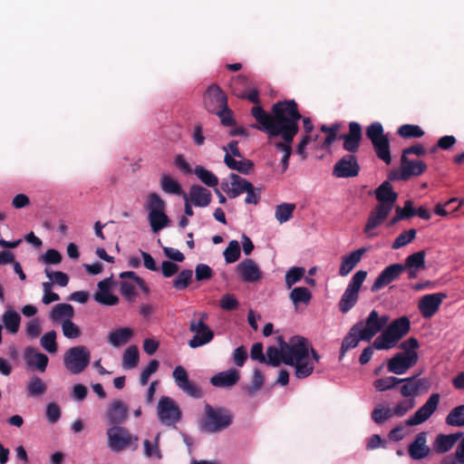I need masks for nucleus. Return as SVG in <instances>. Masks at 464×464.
Listing matches in <instances>:
<instances>
[{
    "label": "nucleus",
    "instance_id": "11",
    "mask_svg": "<svg viewBox=\"0 0 464 464\" xmlns=\"http://www.w3.org/2000/svg\"><path fill=\"white\" fill-rule=\"evenodd\" d=\"M440 399L439 393H432L426 402L405 420V424L408 426H417L425 422L437 411Z\"/></svg>",
    "mask_w": 464,
    "mask_h": 464
},
{
    "label": "nucleus",
    "instance_id": "36",
    "mask_svg": "<svg viewBox=\"0 0 464 464\" xmlns=\"http://www.w3.org/2000/svg\"><path fill=\"white\" fill-rule=\"evenodd\" d=\"M133 332L129 327L119 328L112 331L108 335V341L113 346L117 347L126 343L132 336Z\"/></svg>",
    "mask_w": 464,
    "mask_h": 464
},
{
    "label": "nucleus",
    "instance_id": "39",
    "mask_svg": "<svg viewBox=\"0 0 464 464\" xmlns=\"http://www.w3.org/2000/svg\"><path fill=\"white\" fill-rule=\"evenodd\" d=\"M74 315V309L69 304H58L54 305L50 313V318L53 322H57L62 318L71 319Z\"/></svg>",
    "mask_w": 464,
    "mask_h": 464
},
{
    "label": "nucleus",
    "instance_id": "34",
    "mask_svg": "<svg viewBox=\"0 0 464 464\" xmlns=\"http://www.w3.org/2000/svg\"><path fill=\"white\" fill-rule=\"evenodd\" d=\"M2 321L10 334H14L19 331L21 316L16 311L13 309L6 310L3 314Z\"/></svg>",
    "mask_w": 464,
    "mask_h": 464
},
{
    "label": "nucleus",
    "instance_id": "47",
    "mask_svg": "<svg viewBox=\"0 0 464 464\" xmlns=\"http://www.w3.org/2000/svg\"><path fill=\"white\" fill-rule=\"evenodd\" d=\"M145 208L149 212L165 211L166 203L158 193L151 192L148 196Z\"/></svg>",
    "mask_w": 464,
    "mask_h": 464
},
{
    "label": "nucleus",
    "instance_id": "49",
    "mask_svg": "<svg viewBox=\"0 0 464 464\" xmlns=\"http://www.w3.org/2000/svg\"><path fill=\"white\" fill-rule=\"evenodd\" d=\"M240 246L238 241L231 240L223 252L226 263L232 264L237 261L240 257Z\"/></svg>",
    "mask_w": 464,
    "mask_h": 464
},
{
    "label": "nucleus",
    "instance_id": "2",
    "mask_svg": "<svg viewBox=\"0 0 464 464\" xmlns=\"http://www.w3.org/2000/svg\"><path fill=\"white\" fill-rule=\"evenodd\" d=\"M411 322L407 316H401L393 320L387 327L377 336L372 346L363 349L360 355L359 362L364 365L370 362L374 349L378 351L390 350L397 345L410 331Z\"/></svg>",
    "mask_w": 464,
    "mask_h": 464
},
{
    "label": "nucleus",
    "instance_id": "53",
    "mask_svg": "<svg viewBox=\"0 0 464 464\" xmlns=\"http://www.w3.org/2000/svg\"><path fill=\"white\" fill-rule=\"evenodd\" d=\"M42 347L50 353H55L58 350L56 343V332L52 330L45 333L40 340Z\"/></svg>",
    "mask_w": 464,
    "mask_h": 464
},
{
    "label": "nucleus",
    "instance_id": "17",
    "mask_svg": "<svg viewBox=\"0 0 464 464\" xmlns=\"http://www.w3.org/2000/svg\"><path fill=\"white\" fill-rule=\"evenodd\" d=\"M447 297L445 293L428 294L421 296L418 303V309L424 318L432 317L440 309L443 300Z\"/></svg>",
    "mask_w": 464,
    "mask_h": 464
},
{
    "label": "nucleus",
    "instance_id": "24",
    "mask_svg": "<svg viewBox=\"0 0 464 464\" xmlns=\"http://www.w3.org/2000/svg\"><path fill=\"white\" fill-rule=\"evenodd\" d=\"M229 178L231 179L230 186L228 182L224 181L221 183V188L230 198H235L244 193L246 189H249L250 182L246 179L241 178L236 173H231Z\"/></svg>",
    "mask_w": 464,
    "mask_h": 464
},
{
    "label": "nucleus",
    "instance_id": "1",
    "mask_svg": "<svg viewBox=\"0 0 464 464\" xmlns=\"http://www.w3.org/2000/svg\"><path fill=\"white\" fill-rule=\"evenodd\" d=\"M251 115L259 125H252L270 137L280 136L283 142L276 143V148L284 154L291 153V144L298 133V122L302 115L295 100L279 101L272 105L271 113L266 112L261 106L251 109Z\"/></svg>",
    "mask_w": 464,
    "mask_h": 464
},
{
    "label": "nucleus",
    "instance_id": "4",
    "mask_svg": "<svg viewBox=\"0 0 464 464\" xmlns=\"http://www.w3.org/2000/svg\"><path fill=\"white\" fill-rule=\"evenodd\" d=\"M310 343L303 336L295 335L290 338L289 344H285L283 350L276 346H269L266 349V362L274 367L279 366L281 362L292 365L295 361L309 355Z\"/></svg>",
    "mask_w": 464,
    "mask_h": 464
},
{
    "label": "nucleus",
    "instance_id": "21",
    "mask_svg": "<svg viewBox=\"0 0 464 464\" xmlns=\"http://www.w3.org/2000/svg\"><path fill=\"white\" fill-rule=\"evenodd\" d=\"M24 358L29 368L37 370L40 372H45L49 362L46 354L39 353L32 346H27L24 352Z\"/></svg>",
    "mask_w": 464,
    "mask_h": 464
},
{
    "label": "nucleus",
    "instance_id": "7",
    "mask_svg": "<svg viewBox=\"0 0 464 464\" xmlns=\"http://www.w3.org/2000/svg\"><path fill=\"white\" fill-rule=\"evenodd\" d=\"M367 272L357 271L350 280L338 304L343 314L348 313L358 302L360 289L365 281Z\"/></svg>",
    "mask_w": 464,
    "mask_h": 464
},
{
    "label": "nucleus",
    "instance_id": "22",
    "mask_svg": "<svg viewBox=\"0 0 464 464\" xmlns=\"http://www.w3.org/2000/svg\"><path fill=\"white\" fill-rule=\"evenodd\" d=\"M237 271L239 274L241 279L246 283L257 282L262 276V273L251 258H246L242 260L237 266Z\"/></svg>",
    "mask_w": 464,
    "mask_h": 464
},
{
    "label": "nucleus",
    "instance_id": "8",
    "mask_svg": "<svg viewBox=\"0 0 464 464\" xmlns=\"http://www.w3.org/2000/svg\"><path fill=\"white\" fill-rule=\"evenodd\" d=\"M389 319L387 314H380L376 310H372L364 320L359 321L354 326L361 332L362 341L370 342L388 324Z\"/></svg>",
    "mask_w": 464,
    "mask_h": 464
},
{
    "label": "nucleus",
    "instance_id": "5",
    "mask_svg": "<svg viewBox=\"0 0 464 464\" xmlns=\"http://www.w3.org/2000/svg\"><path fill=\"white\" fill-rule=\"evenodd\" d=\"M234 415L230 410L222 406L214 407L209 403L204 406L199 420V428L208 433H219L233 423Z\"/></svg>",
    "mask_w": 464,
    "mask_h": 464
},
{
    "label": "nucleus",
    "instance_id": "31",
    "mask_svg": "<svg viewBox=\"0 0 464 464\" xmlns=\"http://www.w3.org/2000/svg\"><path fill=\"white\" fill-rule=\"evenodd\" d=\"M462 433L439 434L434 442L433 449L438 453L449 451L461 437Z\"/></svg>",
    "mask_w": 464,
    "mask_h": 464
},
{
    "label": "nucleus",
    "instance_id": "64",
    "mask_svg": "<svg viewBox=\"0 0 464 464\" xmlns=\"http://www.w3.org/2000/svg\"><path fill=\"white\" fill-rule=\"evenodd\" d=\"M61 408L55 402H49L46 405V418L49 422L56 423L61 418Z\"/></svg>",
    "mask_w": 464,
    "mask_h": 464
},
{
    "label": "nucleus",
    "instance_id": "33",
    "mask_svg": "<svg viewBox=\"0 0 464 464\" xmlns=\"http://www.w3.org/2000/svg\"><path fill=\"white\" fill-rule=\"evenodd\" d=\"M372 143L373 145L377 156L386 164H390L392 161V157L390 152V142L388 137L384 136L382 138L373 140Z\"/></svg>",
    "mask_w": 464,
    "mask_h": 464
},
{
    "label": "nucleus",
    "instance_id": "58",
    "mask_svg": "<svg viewBox=\"0 0 464 464\" xmlns=\"http://www.w3.org/2000/svg\"><path fill=\"white\" fill-rule=\"evenodd\" d=\"M417 231L414 228L401 233L392 243V249H399L411 243L416 237Z\"/></svg>",
    "mask_w": 464,
    "mask_h": 464
},
{
    "label": "nucleus",
    "instance_id": "56",
    "mask_svg": "<svg viewBox=\"0 0 464 464\" xmlns=\"http://www.w3.org/2000/svg\"><path fill=\"white\" fill-rule=\"evenodd\" d=\"M398 134L405 139L420 138L424 135V131L418 125L404 124L398 129Z\"/></svg>",
    "mask_w": 464,
    "mask_h": 464
},
{
    "label": "nucleus",
    "instance_id": "45",
    "mask_svg": "<svg viewBox=\"0 0 464 464\" xmlns=\"http://www.w3.org/2000/svg\"><path fill=\"white\" fill-rule=\"evenodd\" d=\"M140 353L136 345L129 346L122 356V365L126 369L135 368L139 362Z\"/></svg>",
    "mask_w": 464,
    "mask_h": 464
},
{
    "label": "nucleus",
    "instance_id": "41",
    "mask_svg": "<svg viewBox=\"0 0 464 464\" xmlns=\"http://www.w3.org/2000/svg\"><path fill=\"white\" fill-rule=\"evenodd\" d=\"M149 221L153 232H159L170 222L165 211L149 212Z\"/></svg>",
    "mask_w": 464,
    "mask_h": 464
},
{
    "label": "nucleus",
    "instance_id": "54",
    "mask_svg": "<svg viewBox=\"0 0 464 464\" xmlns=\"http://www.w3.org/2000/svg\"><path fill=\"white\" fill-rule=\"evenodd\" d=\"M295 208V204L282 203L276 208V218L280 223L288 221L293 217V212Z\"/></svg>",
    "mask_w": 464,
    "mask_h": 464
},
{
    "label": "nucleus",
    "instance_id": "3",
    "mask_svg": "<svg viewBox=\"0 0 464 464\" xmlns=\"http://www.w3.org/2000/svg\"><path fill=\"white\" fill-rule=\"evenodd\" d=\"M374 196L378 204L370 212L367 223L364 227L363 232L368 237H373L377 234L374 229L378 227L392 212L398 194L393 190L392 184L389 181L382 182L375 190Z\"/></svg>",
    "mask_w": 464,
    "mask_h": 464
},
{
    "label": "nucleus",
    "instance_id": "50",
    "mask_svg": "<svg viewBox=\"0 0 464 464\" xmlns=\"http://www.w3.org/2000/svg\"><path fill=\"white\" fill-rule=\"evenodd\" d=\"M400 382V378L395 376H387L377 379L373 382V387L377 392H386L395 388Z\"/></svg>",
    "mask_w": 464,
    "mask_h": 464
},
{
    "label": "nucleus",
    "instance_id": "61",
    "mask_svg": "<svg viewBox=\"0 0 464 464\" xmlns=\"http://www.w3.org/2000/svg\"><path fill=\"white\" fill-rule=\"evenodd\" d=\"M42 333V327L38 318L31 319L25 325V334L29 339H36Z\"/></svg>",
    "mask_w": 464,
    "mask_h": 464
},
{
    "label": "nucleus",
    "instance_id": "51",
    "mask_svg": "<svg viewBox=\"0 0 464 464\" xmlns=\"http://www.w3.org/2000/svg\"><path fill=\"white\" fill-rule=\"evenodd\" d=\"M308 358L302 357L300 360H296L293 362L291 366L295 367V376L298 379H303L309 376L313 372V365L308 361H304Z\"/></svg>",
    "mask_w": 464,
    "mask_h": 464
},
{
    "label": "nucleus",
    "instance_id": "12",
    "mask_svg": "<svg viewBox=\"0 0 464 464\" xmlns=\"http://www.w3.org/2000/svg\"><path fill=\"white\" fill-rule=\"evenodd\" d=\"M158 416L162 423L172 425L180 420L181 411L171 398L163 396L158 403Z\"/></svg>",
    "mask_w": 464,
    "mask_h": 464
},
{
    "label": "nucleus",
    "instance_id": "16",
    "mask_svg": "<svg viewBox=\"0 0 464 464\" xmlns=\"http://www.w3.org/2000/svg\"><path fill=\"white\" fill-rule=\"evenodd\" d=\"M360 166L355 156L348 154L340 159L334 167L333 174L339 179L358 176Z\"/></svg>",
    "mask_w": 464,
    "mask_h": 464
},
{
    "label": "nucleus",
    "instance_id": "18",
    "mask_svg": "<svg viewBox=\"0 0 464 464\" xmlns=\"http://www.w3.org/2000/svg\"><path fill=\"white\" fill-rule=\"evenodd\" d=\"M405 270V266L401 264H392L386 266L377 276L372 284V292H378L380 289L397 279Z\"/></svg>",
    "mask_w": 464,
    "mask_h": 464
},
{
    "label": "nucleus",
    "instance_id": "48",
    "mask_svg": "<svg viewBox=\"0 0 464 464\" xmlns=\"http://www.w3.org/2000/svg\"><path fill=\"white\" fill-rule=\"evenodd\" d=\"M289 297L295 305L299 304H308L312 298L310 291L306 287H295Z\"/></svg>",
    "mask_w": 464,
    "mask_h": 464
},
{
    "label": "nucleus",
    "instance_id": "59",
    "mask_svg": "<svg viewBox=\"0 0 464 464\" xmlns=\"http://www.w3.org/2000/svg\"><path fill=\"white\" fill-rule=\"evenodd\" d=\"M62 329L63 335L69 339H75L81 335L80 328L71 319L63 322Z\"/></svg>",
    "mask_w": 464,
    "mask_h": 464
},
{
    "label": "nucleus",
    "instance_id": "10",
    "mask_svg": "<svg viewBox=\"0 0 464 464\" xmlns=\"http://www.w3.org/2000/svg\"><path fill=\"white\" fill-rule=\"evenodd\" d=\"M199 319H192L189 324V330L195 333V335L188 342L191 348H197L208 343L214 337V332L207 325L208 315L200 314Z\"/></svg>",
    "mask_w": 464,
    "mask_h": 464
},
{
    "label": "nucleus",
    "instance_id": "15",
    "mask_svg": "<svg viewBox=\"0 0 464 464\" xmlns=\"http://www.w3.org/2000/svg\"><path fill=\"white\" fill-rule=\"evenodd\" d=\"M204 106L210 113H215L221 108H227V97L218 84L208 86L203 96Z\"/></svg>",
    "mask_w": 464,
    "mask_h": 464
},
{
    "label": "nucleus",
    "instance_id": "29",
    "mask_svg": "<svg viewBox=\"0 0 464 464\" xmlns=\"http://www.w3.org/2000/svg\"><path fill=\"white\" fill-rule=\"evenodd\" d=\"M365 251V248H359L346 256H343L342 257V262L339 268V275L341 276H348L352 272V270L357 266V264L362 260V257Z\"/></svg>",
    "mask_w": 464,
    "mask_h": 464
},
{
    "label": "nucleus",
    "instance_id": "35",
    "mask_svg": "<svg viewBox=\"0 0 464 464\" xmlns=\"http://www.w3.org/2000/svg\"><path fill=\"white\" fill-rule=\"evenodd\" d=\"M161 189L167 194L183 196L186 194L180 184L169 175H162L160 180Z\"/></svg>",
    "mask_w": 464,
    "mask_h": 464
},
{
    "label": "nucleus",
    "instance_id": "13",
    "mask_svg": "<svg viewBox=\"0 0 464 464\" xmlns=\"http://www.w3.org/2000/svg\"><path fill=\"white\" fill-rule=\"evenodd\" d=\"M418 359L417 353H398L388 360L387 370L397 375L404 374L417 363Z\"/></svg>",
    "mask_w": 464,
    "mask_h": 464
},
{
    "label": "nucleus",
    "instance_id": "55",
    "mask_svg": "<svg viewBox=\"0 0 464 464\" xmlns=\"http://www.w3.org/2000/svg\"><path fill=\"white\" fill-rule=\"evenodd\" d=\"M406 267L416 269H422L425 266V251L421 250L408 256L405 259V264L402 265Z\"/></svg>",
    "mask_w": 464,
    "mask_h": 464
},
{
    "label": "nucleus",
    "instance_id": "52",
    "mask_svg": "<svg viewBox=\"0 0 464 464\" xmlns=\"http://www.w3.org/2000/svg\"><path fill=\"white\" fill-rule=\"evenodd\" d=\"M305 274L304 267L293 266L285 274V280L287 289H290L295 284L299 282Z\"/></svg>",
    "mask_w": 464,
    "mask_h": 464
},
{
    "label": "nucleus",
    "instance_id": "32",
    "mask_svg": "<svg viewBox=\"0 0 464 464\" xmlns=\"http://www.w3.org/2000/svg\"><path fill=\"white\" fill-rule=\"evenodd\" d=\"M360 341H362V338L361 337V332L357 329V327L353 325L347 335L343 340L340 358L342 359L347 351L357 347Z\"/></svg>",
    "mask_w": 464,
    "mask_h": 464
},
{
    "label": "nucleus",
    "instance_id": "37",
    "mask_svg": "<svg viewBox=\"0 0 464 464\" xmlns=\"http://www.w3.org/2000/svg\"><path fill=\"white\" fill-rule=\"evenodd\" d=\"M372 421L381 425L390 419L394 418L392 409L389 405L378 404L371 413Z\"/></svg>",
    "mask_w": 464,
    "mask_h": 464
},
{
    "label": "nucleus",
    "instance_id": "63",
    "mask_svg": "<svg viewBox=\"0 0 464 464\" xmlns=\"http://www.w3.org/2000/svg\"><path fill=\"white\" fill-rule=\"evenodd\" d=\"M219 304L226 311H234L237 309L239 303L233 295L226 294L222 295Z\"/></svg>",
    "mask_w": 464,
    "mask_h": 464
},
{
    "label": "nucleus",
    "instance_id": "30",
    "mask_svg": "<svg viewBox=\"0 0 464 464\" xmlns=\"http://www.w3.org/2000/svg\"><path fill=\"white\" fill-rule=\"evenodd\" d=\"M224 162L228 169L237 170L244 175H248L254 169V162L251 160L243 157V159L237 160L228 152L225 154Z\"/></svg>",
    "mask_w": 464,
    "mask_h": 464
},
{
    "label": "nucleus",
    "instance_id": "57",
    "mask_svg": "<svg viewBox=\"0 0 464 464\" xmlns=\"http://www.w3.org/2000/svg\"><path fill=\"white\" fill-rule=\"evenodd\" d=\"M193 272L190 269L182 270L173 280V286L177 290L186 289L192 281Z\"/></svg>",
    "mask_w": 464,
    "mask_h": 464
},
{
    "label": "nucleus",
    "instance_id": "25",
    "mask_svg": "<svg viewBox=\"0 0 464 464\" xmlns=\"http://www.w3.org/2000/svg\"><path fill=\"white\" fill-rule=\"evenodd\" d=\"M187 198H188L195 207L206 208L211 203L212 194L209 189L200 185H192L189 188L188 193H187Z\"/></svg>",
    "mask_w": 464,
    "mask_h": 464
},
{
    "label": "nucleus",
    "instance_id": "44",
    "mask_svg": "<svg viewBox=\"0 0 464 464\" xmlns=\"http://www.w3.org/2000/svg\"><path fill=\"white\" fill-rule=\"evenodd\" d=\"M194 173L205 185L208 187L215 188L218 184V177L213 172L200 165L196 166Z\"/></svg>",
    "mask_w": 464,
    "mask_h": 464
},
{
    "label": "nucleus",
    "instance_id": "14",
    "mask_svg": "<svg viewBox=\"0 0 464 464\" xmlns=\"http://www.w3.org/2000/svg\"><path fill=\"white\" fill-rule=\"evenodd\" d=\"M172 376L179 389L188 396L194 399H199L203 396L201 388L188 379V372L184 367L177 366L172 372Z\"/></svg>",
    "mask_w": 464,
    "mask_h": 464
},
{
    "label": "nucleus",
    "instance_id": "38",
    "mask_svg": "<svg viewBox=\"0 0 464 464\" xmlns=\"http://www.w3.org/2000/svg\"><path fill=\"white\" fill-rule=\"evenodd\" d=\"M47 391L45 382L39 376H33L26 384V392L31 397H39Z\"/></svg>",
    "mask_w": 464,
    "mask_h": 464
},
{
    "label": "nucleus",
    "instance_id": "23",
    "mask_svg": "<svg viewBox=\"0 0 464 464\" xmlns=\"http://www.w3.org/2000/svg\"><path fill=\"white\" fill-rule=\"evenodd\" d=\"M408 452L414 460L425 459L430 455V449L427 445V432L421 431L416 435L414 440L408 447Z\"/></svg>",
    "mask_w": 464,
    "mask_h": 464
},
{
    "label": "nucleus",
    "instance_id": "46",
    "mask_svg": "<svg viewBox=\"0 0 464 464\" xmlns=\"http://www.w3.org/2000/svg\"><path fill=\"white\" fill-rule=\"evenodd\" d=\"M446 423L453 427L464 426V405L453 408L446 417Z\"/></svg>",
    "mask_w": 464,
    "mask_h": 464
},
{
    "label": "nucleus",
    "instance_id": "43",
    "mask_svg": "<svg viewBox=\"0 0 464 464\" xmlns=\"http://www.w3.org/2000/svg\"><path fill=\"white\" fill-rule=\"evenodd\" d=\"M413 216H415V208H413L411 201L408 200L405 202L403 208H396L395 216L390 220L389 226H394L400 220L409 218Z\"/></svg>",
    "mask_w": 464,
    "mask_h": 464
},
{
    "label": "nucleus",
    "instance_id": "62",
    "mask_svg": "<svg viewBox=\"0 0 464 464\" xmlns=\"http://www.w3.org/2000/svg\"><path fill=\"white\" fill-rule=\"evenodd\" d=\"M214 114L218 116L222 125L227 126V127H231V126L236 125V121L233 117L232 111L228 108L227 104V108H221L220 110L216 111Z\"/></svg>",
    "mask_w": 464,
    "mask_h": 464
},
{
    "label": "nucleus",
    "instance_id": "60",
    "mask_svg": "<svg viewBox=\"0 0 464 464\" xmlns=\"http://www.w3.org/2000/svg\"><path fill=\"white\" fill-rule=\"evenodd\" d=\"M44 273L46 276L52 280L53 284H56L60 286H66L69 283L68 276L61 271L53 272L49 268H45Z\"/></svg>",
    "mask_w": 464,
    "mask_h": 464
},
{
    "label": "nucleus",
    "instance_id": "26",
    "mask_svg": "<svg viewBox=\"0 0 464 464\" xmlns=\"http://www.w3.org/2000/svg\"><path fill=\"white\" fill-rule=\"evenodd\" d=\"M240 379L239 372L237 369H229L218 372L210 378V383L214 387L230 388L237 384Z\"/></svg>",
    "mask_w": 464,
    "mask_h": 464
},
{
    "label": "nucleus",
    "instance_id": "28",
    "mask_svg": "<svg viewBox=\"0 0 464 464\" xmlns=\"http://www.w3.org/2000/svg\"><path fill=\"white\" fill-rule=\"evenodd\" d=\"M427 169L426 164L421 160H411L404 155L401 157V179H407L411 176H419Z\"/></svg>",
    "mask_w": 464,
    "mask_h": 464
},
{
    "label": "nucleus",
    "instance_id": "19",
    "mask_svg": "<svg viewBox=\"0 0 464 464\" xmlns=\"http://www.w3.org/2000/svg\"><path fill=\"white\" fill-rule=\"evenodd\" d=\"M339 139L343 140V149L346 151L350 153L356 152L362 140L361 125L356 121H351L349 123V132L340 135Z\"/></svg>",
    "mask_w": 464,
    "mask_h": 464
},
{
    "label": "nucleus",
    "instance_id": "42",
    "mask_svg": "<svg viewBox=\"0 0 464 464\" xmlns=\"http://www.w3.org/2000/svg\"><path fill=\"white\" fill-rule=\"evenodd\" d=\"M416 405V400L413 398L410 399H402L398 401L392 409V413L394 418H402L404 417L411 410H412Z\"/></svg>",
    "mask_w": 464,
    "mask_h": 464
},
{
    "label": "nucleus",
    "instance_id": "20",
    "mask_svg": "<svg viewBox=\"0 0 464 464\" xmlns=\"http://www.w3.org/2000/svg\"><path fill=\"white\" fill-rule=\"evenodd\" d=\"M112 286V276L98 283V291L94 294L93 299L103 305H116L119 303L118 296L111 294Z\"/></svg>",
    "mask_w": 464,
    "mask_h": 464
},
{
    "label": "nucleus",
    "instance_id": "27",
    "mask_svg": "<svg viewBox=\"0 0 464 464\" xmlns=\"http://www.w3.org/2000/svg\"><path fill=\"white\" fill-rule=\"evenodd\" d=\"M128 416L127 406L120 400L111 402L107 411L108 421L113 426H120Z\"/></svg>",
    "mask_w": 464,
    "mask_h": 464
},
{
    "label": "nucleus",
    "instance_id": "40",
    "mask_svg": "<svg viewBox=\"0 0 464 464\" xmlns=\"http://www.w3.org/2000/svg\"><path fill=\"white\" fill-rule=\"evenodd\" d=\"M414 380L415 379L412 378V376L407 378H400L399 384H401V386L399 388V392L403 398L415 399L419 395L417 387L414 383Z\"/></svg>",
    "mask_w": 464,
    "mask_h": 464
},
{
    "label": "nucleus",
    "instance_id": "6",
    "mask_svg": "<svg viewBox=\"0 0 464 464\" xmlns=\"http://www.w3.org/2000/svg\"><path fill=\"white\" fill-rule=\"evenodd\" d=\"M107 443L112 452H121L127 448H138V437L133 436L130 430L122 426H112L106 431Z\"/></svg>",
    "mask_w": 464,
    "mask_h": 464
},
{
    "label": "nucleus",
    "instance_id": "9",
    "mask_svg": "<svg viewBox=\"0 0 464 464\" xmlns=\"http://www.w3.org/2000/svg\"><path fill=\"white\" fill-rule=\"evenodd\" d=\"M91 353L87 347L78 345L68 349L63 355V364L72 374L82 372L89 365Z\"/></svg>",
    "mask_w": 464,
    "mask_h": 464
}]
</instances>
